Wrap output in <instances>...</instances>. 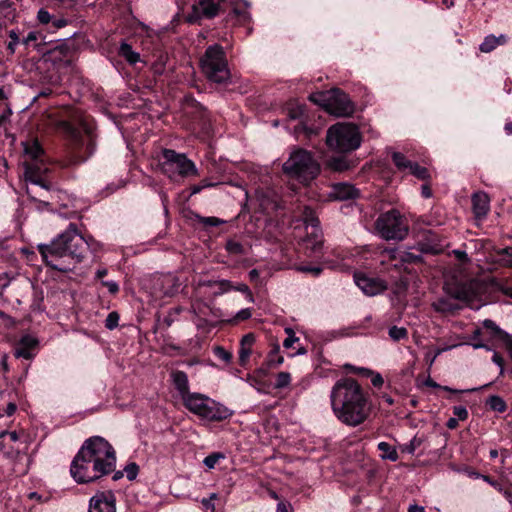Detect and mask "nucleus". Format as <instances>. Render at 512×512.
<instances>
[{
	"mask_svg": "<svg viewBox=\"0 0 512 512\" xmlns=\"http://www.w3.org/2000/svg\"><path fill=\"white\" fill-rule=\"evenodd\" d=\"M409 173L419 180L429 182L431 180V175L429 170L426 167L420 166L418 163L414 162L411 166Z\"/></svg>",
	"mask_w": 512,
	"mask_h": 512,
	"instance_id": "nucleus-29",
	"label": "nucleus"
},
{
	"mask_svg": "<svg viewBox=\"0 0 512 512\" xmlns=\"http://www.w3.org/2000/svg\"><path fill=\"white\" fill-rule=\"evenodd\" d=\"M362 137L357 125L352 123H336L328 128L326 144L329 149L347 153L359 148Z\"/></svg>",
	"mask_w": 512,
	"mask_h": 512,
	"instance_id": "nucleus-8",
	"label": "nucleus"
},
{
	"mask_svg": "<svg viewBox=\"0 0 512 512\" xmlns=\"http://www.w3.org/2000/svg\"><path fill=\"white\" fill-rule=\"evenodd\" d=\"M508 42V36L500 34L498 37L494 35H487L479 46V50L483 53H490L498 46L505 45Z\"/></svg>",
	"mask_w": 512,
	"mask_h": 512,
	"instance_id": "nucleus-23",
	"label": "nucleus"
},
{
	"mask_svg": "<svg viewBox=\"0 0 512 512\" xmlns=\"http://www.w3.org/2000/svg\"><path fill=\"white\" fill-rule=\"evenodd\" d=\"M95 142L94 140L92 139H89V141L87 142L86 144V151H87V155L86 156H77V158L75 159V163H82L84 161H86L88 159V157H90L94 150H95Z\"/></svg>",
	"mask_w": 512,
	"mask_h": 512,
	"instance_id": "nucleus-48",
	"label": "nucleus"
},
{
	"mask_svg": "<svg viewBox=\"0 0 512 512\" xmlns=\"http://www.w3.org/2000/svg\"><path fill=\"white\" fill-rule=\"evenodd\" d=\"M167 58H168L167 55L161 54L158 57L157 61H155L153 63L152 69H153L154 74L161 75L164 73Z\"/></svg>",
	"mask_w": 512,
	"mask_h": 512,
	"instance_id": "nucleus-39",
	"label": "nucleus"
},
{
	"mask_svg": "<svg viewBox=\"0 0 512 512\" xmlns=\"http://www.w3.org/2000/svg\"><path fill=\"white\" fill-rule=\"evenodd\" d=\"M328 167L336 172L350 170L356 166V161L348 158L346 155L331 157L327 162Z\"/></svg>",
	"mask_w": 512,
	"mask_h": 512,
	"instance_id": "nucleus-22",
	"label": "nucleus"
},
{
	"mask_svg": "<svg viewBox=\"0 0 512 512\" xmlns=\"http://www.w3.org/2000/svg\"><path fill=\"white\" fill-rule=\"evenodd\" d=\"M293 507L292 505L287 501H280L277 504L276 512H292Z\"/></svg>",
	"mask_w": 512,
	"mask_h": 512,
	"instance_id": "nucleus-57",
	"label": "nucleus"
},
{
	"mask_svg": "<svg viewBox=\"0 0 512 512\" xmlns=\"http://www.w3.org/2000/svg\"><path fill=\"white\" fill-rule=\"evenodd\" d=\"M453 254L461 262H468L469 261V257L467 255V253L465 251H463V250H459V249L454 250Z\"/></svg>",
	"mask_w": 512,
	"mask_h": 512,
	"instance_id": "nucleus-63",
	"label": "nucleus"
},
{
	"mask_svg": "<svg viewBox=\"0 0 512 512\" xmlns=\"http://www.w3.org/2000/svg\"><path fill=\"white\" fill-rule=\"evenodd\" d=\"M251 311L249 308H245V309H242L240 310L237 314H236V319L237 320H247L251 317Z\"/></svg>",
	"mask_w": 512,
	"mask_h": 512,
	"instance_id": "nucleus-61",
	"label": "nucleus"
},
{
	"mask_svg": "<svg viewBox=\"0 0 512 512\" xmlns=\"http://www.w3.org/2000/svg\"><path fill=\"white\" fill-rule=\"evenodd\" d=\"M359 195V191L349 183H335L331 187L329 197L334 200L344 201L355 199Z\"/></svg>",
	"mask_w": 512,
	"mask_h": 512,
	"instance_id": "nucleus-17",
	"label": "nucleus"
},
{
	"mask_svg": "<svg viewBox=\"0 0 512 512\" xmlns=\"http://www.w3.org/2000/svg\"><path fill=\"white\" fill-rule=\"evenodd\" d=\"M418 249L422 253L438 254L442 251V245L438 241L436 234L431 231L424 235V238L417 243Z\"/></svg>",
	"mask_w": 512,
	"mask_h": 512,
	"instance_id": "nucleus-19",
	"label": "nucleus"
},
{
	"mask_svg": "<svg viewBox=\"0 0 512 512\" xmlns=\"http://www.w3.org/2000/svg\"><path fill=\"white\" fill-rule=\"evenodd\" d=\"M330 402L336 418L350 427L364 423L370 415L368 395L351 377L341 378L334 384Z\"/></svg>",
	"mask_w": 512,
	"mask_h": 512,
	"instance_id": "nucleus-3",
	"label": "nucleus"
},
{
	"mask_svg": "<svg viewBox=\"0 0 512 512\" xmlns=\"http://www.w3.org/2000/svg\"><path fill=\"white\" fill-rule=\"evenodd\" d=\"M51 24V28L54 29V30H58V29H61L65 26H67L68 24V20L65 19V18H54L52 17V20L50 22Z\"/></svg>",
	"mask_w": 512,
	"mask_h": 512,
	"instance_id": "nucleus-54",
	"label": "nucleus"
},
{
	"mask_svg": "<svg viewBox=\"0 0 512 512\" xmlns=\"http://www.w3.org/2000/svg\"><path fill=\"white\" fill-rule=\"evenodd\" d=\"M52 15L44 8H41L37 13V19L41 24H50Z\"/></svg>",
	"mask_w": 512,
	"mask_h": 512,
	"instance_id": "nucleus-51",
	"label": "nucleus"
},
{
	"mask_svg": "<svg viewBox=\"0 0 512 512\" xmlns=\"http://www.w3.org/2000/svg\"><path fill=\"white\" fill-rule=\"evenodd\" d=\"M422 441L421 439L417 438V437H414L410 442L409 444H407L405 447H404V450L405 452L409 453V454H414L415 450L421 445Z\"/></svg>",
	"mask_w": 512,
	"mask_h": 512,
	"instance_id": "nucleus-52",
	"label": "nucleus"
},
{
	"mask_svg": "<svg viewBox=\"0 0 512 512\" xmlns=\"http://www.w3.org/2000/svg\"><path fill=\"white\" fill-rule=\"evenodd\" d=\"M492 361L500 367L501 371L500 373L503 374V368H504V359L503 357L498 353V352H494L493 356H492Z\"/></svg>",
	"mask_w": 512,
	"mask_h": 512,
	"instance_id": "nucleus-59",
	"label": "nucleus"
},
{
	"mask_svg": "<svg viewBox=\"0 0 512 512\" xmlns=\"http://www.w3.org/2000/svg\"><path fill=\"white\" fill-rule=\"evenodd\" d=\"M328 108L336 116H349L354 112V105L350 101L349 96L339 89H334L330 92Z\"/></svg>",
	"mask_w": 512,
	"mask_h": 512,
	"instance_id": "nucleus-12",
	"label": "nucleus"
},
{
	"mask_svg": "<svg viewBox=\"0 0 512 512\" xmlns=\"http://www.w3.org/2000/svg\"><path fill=\"white\" fill-rule=\"evenodd\" d=\"M301 221L304 225L305 235H297L299 247L308 257H319L323 250V233L315 211L309 206H304L301 212Z\"/></svg>",
	"mask_w": 512,
	"mask_h": 512,
	"instance_id": "nucleus-6",
	"label": "nucleus"
},
{
	"mask_svg": "<svg viewBox=\"0 0 512 512\" xmlns=\"http://www.w3.org/2000/svg\"><path fill=\"white\" fill-rule=\"evenodd\" d=\"M228 253L233 255H242L245 253L243 245L235 240H228L225 245Z\"/></svg>",
	"mask_w": 512,
	"mask_h": 512,
	"instance_id": "nucleus-36",
	"label": "nucleus"
},
{
	"mask_svg": "<svg viewBox=\"0 0 512 512\" xmlns=\"http://www.w3.org/2000/svg\"><path fill=\"white\" fill-rule=\"evenodd\" d=\"M283 171L291 178L308 184L320 173V165L311 152L299 148L284 162Z\"/></svg>",
	"mask_w": 512,
	"mask_h": 512,
	"instance_id": "nucleus-5",
	"label": "nucleus"
},
{
	"mask_svg": "<svg viewBox=\"0 0 512 512\" xmlns=\"http://www.w3.org/2000/svg\"><path fill=\"white\" fill-rule=\"evenodd\" d=\"M222 0H199L197 5H193L195 13H200L207 19L214 18L218 15Z\"/></svg>",
	"mask_w": 512,
	"mask_h": 512,
	"instance_id": "nucleus-20",
	"label": "nucleus"
},
{
	"mask_svg": "<svg viewBox=\"0 0 512 512\" xmlns=\"http://www.w3.org/2000/svg\"><path fill=\"white\" fill-rule=\"evenodd\" d=\"M425 385L429 386V387H432V388H440V389H442L444 391H447V392H450V393H453V394H461V393H467V392H474V391L477 390V388L459 390V389H453V388H451L449 386H441L440 384L436 383L431 378H428L425 381Z\"/></svg>",
	"mask_w": 512,
	"mask_h": 512,
	"instance_id": "nucleus-33",
	"label": "nucleus"
},
{
	"mask_svg": "<svg viewBox=\"0 0 512 512\" xmlns=\"http://www.w3.org/2000/svg\"><path fill=\"white\" fill-rule=\"evenodd\" d=\"M483 327L491 332V336L497 339L508 337V333L502 330L493 320L486 319L483 321Z\"/></svg>",
	"mask_w": 512,
	"mask_h": 512,
	"instance_id": "nucleus-30",
	"label": "nucleus"
},
{
	"mask_svg": "<svg viewBox=\"0 0 512 512\" xmlns=\"http://www.w3.org/2000/svg\"><path fill=\"white\" fill-rule=\"evenodd\" d=\"M388 334L395 342L408 338V330L405 327L392 326L389 328Z\"/></svg>",
	"mask_w": 512,
	"mask_h": 512,
	"instance_id": "nucleus-34",
	"label": "nucleus"
},
{
	"mask_svg": "<svg viewBox=\"0 0 512 512\" xmlns=\"http://www.w3.org/2000/svg\"><path fill=\"white\" fill-rule=\"evenodd\" d=\"M376 230L385 240H403L409 231V224L397 209L381 213L375 223Z\"/></svg>",
	"mask_w": 512,
	"mask_h": 512,
	"instance_id": "nucleus-10",
	"label": "nucleus"
},
{
	"mask_svg": "<svg viewBox=\"0 0 512 512\" xmlns=\"http://www.w3.org/2000/svg\"><path fill=\"white\" fill-rule=\"evenodd\" d=\"M378 450L381 451L383 454L381 455L382 459H387L392 462H395L398 460L399 456L397 453V450L395 447L390 445L387 442H380L377 446Z\"/></svg>",
	"mask_w": 512,
	"mask_h": 512,
	"instance_id": "nucleus-28",
	"label": "nucleus"
},
{
	"mask_svg": "<svg viewBox=\"0 0 512 512\" xmlns=\"http://www.w3.org/2000/svg\"><path fill=\"white\" fill-rule=\"evenodd\" d=\"M285 332L287 333V338L283 342V346L286 349L293 347L294 343L299 341V338L295 336V333L291 328H286Z\"/></svg>",
	"mask_w": 512,
	"mask_h": 512,
	"instance_id": "nucleus-46",
	"label": "nucleus"
},
{
	"mask_svg": "<svg viewBox=\"0 0 512 512\" xmlns=\"http://www.w3.org/2000/svg\"><path fill=\"white\" fill-rule=\"evenodd\" d=\"M481 334H482V331H481L480 328H476L472 332V335L470 336V339L473 340L474 342L471 345L475 349L485 348V349L489 350L490 348L486 344L481 342V340H480Z\"/></svg>",
	"mask_w": 512,
	"mask_h": 512,
	"instance_id": "nucleus-40",
	"label": "nucleus"
},
{
	"mask_svg": "<svg viewBox=\"0 0 512 512\" xmlns=\"http://www.w3.org/2000/svg\"><path fill=\"white\" fill-rule=\"evenodd\" d=\"M392 161L396 168L400 172H405L406 170H410L411 166L414 162L410 161L403 153L401 152H392L391 154Z\"/></svg>",
	"mask_w": 512,
	"mask_h": 512,
	"instance_id": "nucleus-27",
	"label": "nucleus"
},
{
	"mask_svg": "<svg viewBox=\"0 0 512 512\" xmlns=\"http://www.w3.org/2000/svg\"><path fill=\"white\" fill-rule=\"evenodd\" d=\"M201 223L206 226H218L222 221L217 217H202Z\"/></svg>",
	"mask_w": 512,
	"mask_h": 512,
	"instance_id": "nucleus-55",
	"label": "nucleus"
},
{
	"mask_svg": "<svg viewBox=\"0 0 512 512\" xmlns=\"http://www.w3.org/2000/svg\"><path fill=\"white\" fill-rule=\"evenodd\" d=\"M116 452L101 436L86 439L72 460L70 474L79 484L94 482L115 471Z\"/></svg>",
	"mask_w": 512,
	"mask_h": 512,
	"instance_id": "nucleus-1",
	"label": "nucleus"
},
{
	"mask_svg": "<svg viewBox=\"0 0 512 512\" xmlns=\"http://www.w3.org/2000/svg\"><path fill=\"white\" fill-rule=\"evenodd\" d=\"M119 318L116 311L110 312L105 320V327L109 330L115 329L118 326Z\"/></svg>",
	"mask_w": 512,
	"mask_h": 512,
	"instance_id": "nucleus-43",
	"label": "nucleus"
},
{
	"mask_svg": "<svg viewBox=\"0 0 512 512\" xmlns=\"http://www.w3.org/2000/svg\"><path fill=\"white\" fill-rule=\"evenodd\" d=\"M216 286L218 287V291L215 292V295H221V294L226 293L234 288L231 281L225 280V279L219 280L217 282Z\"/></svg>",
	"mask_w": 512,
	"mask_h": 512,
	"instance_id": "nucleus-49",
	"label": "nucleus"
},
{
	"mask_svg": "<svg viewBox=\"0 0 512 512\" xmlns=\"http://www.w3.org/2000/svg\"><path fill=\"white\" fill-rule=\"evenodd\" d=\"M119 56L124 58L130 65H134L140 61V54L132 49V46L125 41H122L119 50Z\"/></svg>",
	"mask_w": 512,
	"mask_h": 512,
	"instance_id": "nucleus-25",
	"label": "nucleus"
},
{
	"mask_svg": "<svg viewBox=\"0 0 512 512\" xmlns=\"http://www.w3.org/2000/svg\"><path fill=\"white\" fill-rule=\"evenodd\" d=\"M291 382V375L288 372H280L277 374L275 388L282 389L287 387Z\"/></svg>",
	"mask_w": 512,
	"mask_h": 512,
	"instance_id": "nucleus-38",
	"label": "nucleus"
},
{
	"mask_svg": "<svg viewBox=\"0 0 512 512\" xmlns=\"http://www.w3.org/2000/svg\"><path fill=\"white\" fill-rule=\"evenodd\" d=\"M288 117L290 119H302L306 112V106L299 103H290L288 108Z\"/></svg>",
	"mask_w": 512,
	"mask_h": 512,
	"instance_id": "nucleus-32",
	"label": "nucleus"
},
{
	"mask_svg": "<svg viewBox=\"0 0 512 512\" xmlns=\"http://www.w3.org/2000/svg\"><path fill=\"white\" fill-rule=\"evenodd\" d=\"M280 350V347L278 345H275L274 348L270 351L268 355V364L271 367L279 366L283 363V357L278 356V352Z\"/></svg>",
	"mask_w": 512,
	"mask_h": 512,
	"instance_id": "nucleus-37",
	"label": "nucleus"
},
{
	"mask_svg": "<svg viewBox=\"0 0 512 512\" xmlns=\"http://www.w3.org/2000/svg\"><path fill=\"white\" fill-rule=\"evenodd\" d=\"M162 157V171L170 178H172L174 174H178L181 177L198 175V169L194 162L190 160L185 154L178 153L172 149H163Z\"/></svg>",
	"mask_w": 512,
	"mask_h": 512,
	"instance_id": "nucleus-11",
	"label": "nucleus"
},
{
	"mask_svg": "<svg viewBox=\"0 0 512 512\" xmlns=\"http://www.w3.org/2000/svg\"><path fill=\"white\" fill-rule=\"evenodd\" d=\"M170 376L171 381L184 405L187 402L188 397L192 396L193 393L189 391L188 375L184 371L175 370L171 372Z\"/></svg>",
	"mask_w": 512,
	"mask_h": 512,
	"instance_id": "nucleus-16",
	"label": "nucleus"
},
{
	"mask_svg": "<svg viewBox=\"0 0 512 512\" xmlns=\"http://www.w3.org/2000/svg\"><path fill=\"white\" fill-rule=\"evenodd\" d=\"M0 364L4 374L8 373L10 368L8 365V355L6 353H2L0 356Z\"/></svg>",
	"mask_w": 512,
	"mask_h": 512,
	"instance_id": "nucleus-60",
	"label": "nucleus"
},
{
	"mask_svg": "<svg viewBox=\"0 0 512 512\" xmlns=\"http://www.w3.org/2000/svg\"><path fill=\"white\" fill-rule=\"evenodd\" d=\"M499 255L507 256L508 259H503L505 264L509 267H512V247H505L498 251Z\"/></svg>",
	"mask_w": 512,
	"mask_h": 512,
	"instance_id": "nucleus-53",
	"label": "nucleus"
},
{
	"mask_svg": "<svg viewBox=\"0 0 512 512\" xmlns=\"http://www.w3.org/2000/svg\"><path fill=\"white\" fill-rule=\"evenodd\" d=\"M39 33L36 31H30L27 36L22 40V43L29 46L32 42L38 40Z\"/></svg>",
	"mask_w": 512,
	"mask_h": 512,
	"instance_id": "nucleus-56",
	"label": "nucleus"
},
{
	"mask_svg": "<svg viewBox=\"0 0 512 512\" xmlns=\"http://www.w3.org/2000/svg\"><path fill=\"white\" fill-rule=\"evenodd\" d=\"M102 285L107 287L111 294H116L119 291V285L115 281H102Z\"/></svg>",
	"mask_w": 512,
	"mask_h": 512,
	"instance_id": "nucleus-58",
	"label": "nucleus"
},
{
	"mask_svg": "<svg viewBox=\"0 0 512 512\" xmlns=\"http://www.w3.org/2000/svg\"><path fill=\"white\" fill-rule=\"evenodd\" d=\"M162 287L165 296H173L178 292L180 283L176 277L168 275L162 279Z\"/></svg>",
	"mask_w": 512,
	"mask_h": 512,
	"instance_id": "nucleus-26",
	"label": "nucleus"
},
{
	"mask_svg": "<svg viewBox=\"0 0 512 512\" xmlns=\"http://www.w3.org/2000/svg\"><path fill=\"white\" fill-rule=\"evenodd\" d=\"M472 208L476 219H484L490 209V201L488 195L484 192L474 193L472 196Z\"/></svg>",
	"mask_w": 512,
	"mask_h": 512,
	"instance_id": "nucleus-18",
	"label": "nucleus"
},
{
	"mask_svg": "<svg viewBox=\"0 0 512 512\" xmlns=\"http://www.w3.org/2000/svg\"><path fill=\"white\" fill-rule=\"evenodd\" d=\"M256 337L253 333L245 334L240 340L239 349V363L245 366L252 353V346L254 345Z\"/></svg>",
	"mask_w": 512,
	"mask_h": 512,
	"instance_id": "nucleus-21",
	"label": "nucleus"
},
{
	"mask_svg": "<svg viewBox=\"0 0 512 512\" xmlns=\"http://www.w3.org/2000/svg\"><path fill=\"white\" fill-rule=\"evenodd\" d=\"M8 36L10 38L7 43V51L10 56L14 55L16 52V47L20 43L19 33L16 30H10L8 32Z\"/></svg>",
	"mask_w": 512,
	"mask_h": 512,
	"instance_id": "nucleus-35",
	"label": "nucleus"
},
{
	"mask_svg": "<svg viewBox=\"0 0 512 512\" xmlns=\"http://www.w3.org/2000/svg\"><path fill=\"white\" fill-rule=\"evenodd\" d=\"M88 512H116V497L112 491L97 492L89 500Z\"/></svg>",
	"mask_w": 512,
	"mask_h": 512,
	"instance_id": "nucleus-14",
	"label": "nucleus"
},
{
	"mask_svg": "<svg viewBox=\"0 0 512 512\" xmlns=\"http://www.w3.org/2000/svg\"><path fill=\"white\" fill-rule=\"evenodd\" d=\"M222 458H224V455L221 453H211L205 457L203 463L205 464L206 467H208L209 469H212L216 466L218 461Z\"/></svg>",
	"mask_w": 512,
	"mask_h": 512,
	"instance_id": "nucleus-42",
	"label": "nucleus"
},
{
	"mask_svg": "<svg viewBox=\"0 0 512 512\" xmlns=\"http://www.w3.org/2000/svg\"><path fill=\"white\" fill-rule=\"evenodd\" d=\"M299 131H303L307 136L314 134V130L312 128H308L303 124V122L295 127V132L299 133Z\"/></svg>",
	"mask_w": 512,
	"mask_h": 512,
	"instance_id": "nucleus-62",
	"label": "nucleus"
},
{
	"mask_svg": "<svg viewBox=\"0 0 512 512\" xmlns=\"http://www.w3.org/2000/svg\"><path fill=\"white\" fill-rule=\"evenodd\" d=\"M24 155L30 162H25V179L33 186H39L45 193H48L50 189V183L47 182L42 173L47 169L44 167L45 164V150L43 149L39 140L35 137H31L26 141L22 142Z\"/></svg>",
	"mask_w": 512,
	"mask_h": 512,
	"instance_id": "nucleus-4",
	"label": "nucleus"
},
{
	"mask_svg": "<svg viewBox=\"0 0 512 512\" xmlns=\"http://www.w3.org/2000/svg\"><path fill=\"white\" fill-rule=\"evenodd\" d=\"M26 193L30 197L31 200H33L35 202H39L45 206L50 205L49 202L44 199L45 198L44 195H42V194L38 195V193L34 190L33 187L30 188L27 186Z\"/></svg>",
	"mask_w": 512,
	"mask_h": 512,
	"instance_id": "nucleus-44",
	"label": "nucleus"
},
{
	"mask_svg": "<svg viewBox=\"0 0 512 512\" xmlns=\"http://www.w3.org/2000/svg\"><path fill=\"white\" fill-rule=\"evenodd\" d=\"M124 471L126 473L128 480L132 481L137 477L139 467L135 462H131L125 466Z\"/></svg>",
	"mask_w": 512,
	"mask_h": 512,
	"instance_id": "nucleus-45",
	"label": "nucleus"
},
{
	"mask_svg": "<svg viewBox=\"0 0 512 512\" xmlns=\"http://www.w3.org/2000/svg\"><path fill=\"white\" fill-rule=\"evenodd\" d=\"M184 407L208 422H221L233 415V411L210 397L194 392L189 396Z\"/></svg>",
	"mask_w": 512,
	"mask_h": 512,
	"instance_id": "nucleus-7",
	"label": "nucleus"
},
{
	"mask_svg": "<svg viewBox=\"0 0 512 512\" xmlns=\"http://www.w3.org/2000/svg\"><path fill=\"white\" fill-rule=\"evenodd\" d=\"M297 270L303 273H310L315 277L319 276L322 272V268L320 266L311 265H299Z\"/></svg>",
	"mask_w": 512,
	"mask_h": 512,
	"instance_id": "nucleus-47",
	"label": "nucleus"
},
{
	"mask_svg": "<svg viewBox=\"0 0 512 512\" xmlns=\"http://www.w3.org/2000/svg\"><path fill=\"white\" fill-rule=\"evenodd\" d=\"M57 129L75 143L80 142L82 139L81 131L69 121H59L57 123Z\"/></svg>",
	"mask_w": 512,
	"mask_h": 512,
	"instance_id": "nucleus-24",
	"label": "nucleus"
},
{
	"mask_svg": "<svg viewBox=\"0 0 512 512\" xmlns=\"http://www.w3.org/2000/svg\"><path fill=\"white\" fill-rule=\"evenodd\" d=\"M213 353L218 359L226 363L230 362L232 359V354L228 352L226 349H224L222 346L214 347Z\"/></svg>",
	"mask_w": 512,
	"mask_h": 512,
	"instance_id": "nucleus-41",
	"label": "nucleus"
},
{
	"mask_svg": "<svg viewBox=\"0 0 512 512\" xmlns=\"http://www.w3.org/2000/svg\"><path fill=\"white\" fill-rule=\"evenodd\" d=\"M453 414L459 421H465L468 419L469 416L468 410L464 406H454Z\"/></svg>",
	"mask_w": 512,
	"mask_h": 512,
	"instance_id": "nucleus-50",
	"label": "nucleus"
},
{
	"mask_svg": "<svg viewBox=\"0 0 512 512\" xmlns=\"http://www.w3.org/2000/svg\"><path fill=\"white\" fill-rule=\"evenodd\" d=\"M38 340L30 335L23 336L14 348V356L30 360L34 357Z\"/></svg>",
	"mask_w": 512,
	"mask_h": 512,
	"instance_id": "nucleus-15",
	"label": "nucleus"
},
{
	"mask_svg": "<svg viewBox=\"0 0 512 512\" xmlns=\"http://www.w3.org/2000/svg\"><path fill=\"white\" fill-rule=\"evenodd\" d=\"M5 435H7L12 442H17L20 439V435L16 431H12V432L2 431V432H0V438L4 437Z\"/></svg>",
	"mask_w": 512,
	"mask_h": 512,
	"instance_id": "nucleus-64",
	"label": "nucleus"
},
{
	"mask_svg": "<svg viewBox=\"0 0 512 512\" xmlns=\"http://www.w3.org/2000/svg\"><path fill=\"white\" fill-rule=\"evenodd\" d=\"M486 404L489 406L491 410L499 413H503L507 409L506 402L498 395H491L487 399Z\"/></svg>",
	"mask_w": 512,
	"mask_h": 512,
	"instance_id": "nucleus-31",
	"label": "nucleus"
},
{
	"mask_svg": "<svg viewBox=\"0 0 512 512\" xmlns=\"http://www.w3.org/2000/svg\"><path fill=\"white\" fill-rule=\"evenodd\" d=\"M89 248V240L81 235L74 223H70L68 228L49 244L37 246L44 263L60 272L72 271L76 264L83 261Z\"/></svg>",
	"mask_w": 512,
	"mask_h": 512,
	"instance_id": "nucleus-2",
	"label": "nucleus"
},
{
	"mask_svg": "<svg viewBox=\"0 0 512 512\" xmlns=\"http://www.w3.org/2000/svg\"><path fill=\"white\" fill-rule=\"evenodd\" d=\"M201 67L205 76L212 82L224 83L230 78L226 55L219 44L206 48L201 58Z\"/></svg>",
	"mask_w": 512,
	"mask_h": 512,
	"instance_id": "nucleus-9",
	"label": "nucleus"
},
{
	"mask_svg": "<svg viewBox=\"0 0 512 512\" xmlns=\"http://www.w3.org/2000/svg\"><path fill=\"white\" fill-rule=\"evenodd\" d=\"M356 285L369 296L377 295L386 290V282L377 277H371L362 272L354 273Z\"/></svg>",
	"mask_w": 512,
	"mask_h": 512,
	"instance_id": "nucleus-13",
	"label": "nucleus"
}]
</instances>
